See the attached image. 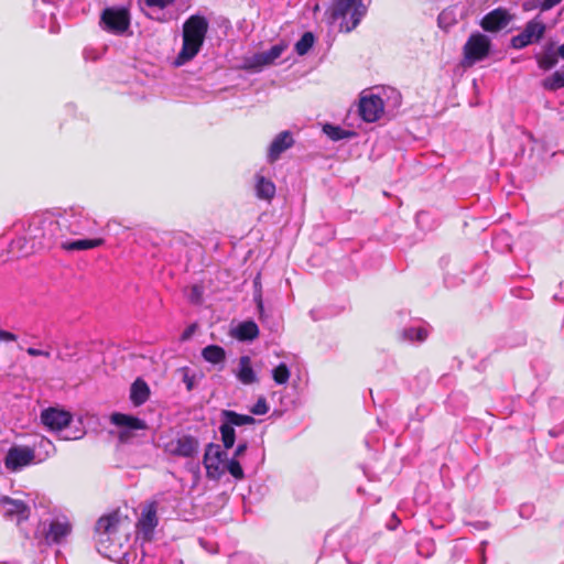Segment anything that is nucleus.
Instances as JSON below:
<instances>
[{
  "label": "nucleus",
  "mask_w": 564,
  "mask_h": 564,
  "mask_svg": "<svg viewBox=\"0 0 564 564\" xmlns=\"http://www.w3.org/2000/svg\"><path fill=\"white\" fill-rule=\"evenodd\" d=\"M23 240L31 242L24 253L41 248H50L59 239L64 238L57 213L45 212L35 214L28 219V227L24 228Z\"/></svg>",
  "instance_id": "1"
},
{
  "label": "nucleus",
  "mask_w": 564,
  "mask_h": 564,
  "mask_svg": "<svg viewBox=\"0 0 564 564\" xmlns=\"http://www.w3.org/2000/svg\"><path fill=\"white\" fill-rule=\"evenodd\" d=\"M208 31V21L205 17L191 15L183 24V45L174 65L182 66L192 61L200 51Z\"/></svg>",
  "instance_id": "2"
},
{
  "label": "nucleus",
  "mask_w": 564,
  "mask_h": 564,
  "mask_svg": "<svg viewBox=\"0 0 564 564\" xmlns=\"http://www.w3.org/2000/svg\"><path fill=\"white\" fill-rule=\"evenodd\" d=\"M57 214L64 237L66 235H89L97 230V221L84 207L73 206Z\"/></svg>",
  "instance_id": "3"
},
{
  "label": "nucleus",
  "mask_w": 564,
  "mask_h": 564,
  "mask_svg": "<svg viewBox=\"0 0 564 564\" xmlns=\"http://www.w3.org/2000/svg\"><path fill=\"white\" fill-rule=\"evenodd\" d=\"M366 8L360 0H334L330 17L333 21L341 20L340 30L350 32L360 22Z\"/></svg>",
  "instance_id": "4"
},
{
  "label": "nucleus",
  "mask_w": 564,
  "mask_h": 564,
  "mask_svg": "<svg viewBox=\"0 0 564 564\" xmlns=\"http://www.w3.org/2000/svg\"><path fill=\"white\" fill-rule=\"evenodd\" d=\"M131 15L124 7H108L100 15V26L104 31L113 35H124L130 28Z\"/></svg>",
  "instance_id": "5"
},
{
  "label": "nucleus",
  "mask_w": 564,
  "mask_h": 564,
  "mask_svg": "<svg viewBox=\"0 0 564 564\" xmlns=\"http://www.w3.org/2000/svg\"><path fill=\"white\" fill-rule=\"evenodd\" d=\"M491 50L490 39L480 32H474L469 35L463 47V65L470 67L489 56Z\"/></svg>",
  "instance_id": "6"
},
{
  "label": "nucleus",
  "mask_w": 564,
  "mask_h": 564,
  "mask_svg": "<svg viewBox=\"0 0 564 564\" xmlns=\"http://www.w3.org/2000/svg\"><path fill=\"white\" fill-rule=\"evenodd\" d=\"M220 416L221 424L219 426V432L221 435V442L226 449H229L235 445L236 433L234 426H242L253 424L256 422L253 416L239 414L231 410H223Z\"/></svg>",
  "instance_id": "7"
},
{
  "label": "nucleus",
  "mask_w": 564,
  "mask_h": 564,
  "mask_svg": "<svg viewBox=\"0 0 564 564\" xmlns=\"http://www.w3.org/2000/svg\"><path fill=\"white\" fill-rule=\"evenodd\" d=\"M73 525L67 517H55L42 525V534L46 545L65 544L72 534Z\"/></svg>",
  "instance_id": "8"
},
{
  "label": "nucleus",
  "mask_w": 564,
  "mask_h": 564,
  "mask_svg": "<svg viewBox=\"0 0 564 564\" xmlns=\"http://www.w3.org/2000/svg\"><path fill=\"white\" fill-rule=\"evenodd\" d=\"M119 524L120 516L118 512L104 516L96 523L98 552L106 557L112 558V552L108 550L107 543L117 533Z\"/></svg>",
  "instance_id": "9"
},
{
  "label": "nucleus",
  "mask_w": 564,
  "mask_h": 564,
  "mask_svg": "<svg viewBox=\"0 0 564 564\" xmlns=\"http://www.w3.org/2000/svg\"><path fill=\"white\" fill-rule=\"evenodd\" d=\"M227 453L220 445L210 443L206 446L204 454V466L209 479L219 480L225 475V463Z\"/></svg>",
  "instance_id": "10"
},
{
  "label": "nucleus",
  "mask_w": 564,
  "mask_h": 564,
  "mask_svg": "<svg viewBox=\"0 0 564 564\" xmlns=\"http://www.w3.org/2000/svg\"><path fill=\"white\" fill-rule=\"evenodd\" d=\"M3 465L11 473H19L28 466L35 465L29 445H12L3 458Z\"/></svg>",
  "instance_id": "11"
},
{
  "label": "nucleus",
  "mask_w": 564,
  "mask_h": 564,
  "mask_svg": "<svg viewBox=\"0 0 564 564\" xmlns=\"http://www.w3.org/2000/svg\"><path fill=\"white\" fill-rule=\"evenodd\" d=\"M545 30V24L536 17L525 24L520 34L511 37L510 44L516 50H522L532 43H538L544 36Z\"/></svg>",
  "instance_id": "12"
},
{
  "label": "nucleus",
  "mask_w": 564,
  "mask_h": 564,
  "mask_svg": "<svg viewBox=\"0 0 564 564\" xmlns=\"http://www.w3.org/2000/svg\"><path fill=\"white\" fill-rule=\"evenodd\" d=\"M35 14L39 17L41 28L47 29L51 33H57L59 26L56 22V7L46 0H36L34 3Z\"/></svg>",
  "instance_id": "13"
},
{
  "label": "nucleus",
  "mask_w": 564,
  "mask_h": 564,
  "mask_svg": "<svg viewBox=\"0 0 564 564\" xmlns=\"http://www.w3.org/2000/svg\"><path fill=\"white\" fill-rule=\"evenodd\" d=\"M512 21V15L505 8H497L482 17L480 26L486 32H499Z\"/></svg>",
  "instance_id": "14"
},
{
  "label": "nucleus",
  "mask_w": 564,
  "mask_h": 564,
  "mask_svg": "<svg viewBox=\"0 0 564 564\" xmlns=\"http://www.w3.org/2000/svg\"><path fill=\"white\" fill-rule=\"evenodd\" d=\"M158 523L159 520L156 517V503H148L142 509L141 517L137 523L139 534H141L144 540L150 541L153 536L154 529L156 528Z\"/></svg>",
  "instance_id": "15"
},
{
  "label": "nucleus",
  "mask_w": 564,
  "mask_h": 564,
  "mask_svg": "<svg viewBox=\"0 0 564 564\" xmlns=\"http://www.w3.org/2000/svg\"><path fill=\"white\" fill-rule=\"evenodd\" d=\"M72 414L65 410L48 408L41 414L42 423L51 431L62 432L72 422Z\"/></svg>",
  "instance_id": "16"
},
{
  "label": "nucleus",
  "mask_w": 564,
  "mask_h": 564,
  "mask_svg": "<svg viewBox=\"0 0 564 564\" xmlns=\"http://www.w3.org/2000/svg\"><path fill=\"white\" fill-rule=\"evenodd\" d=\"M383 112V101L377 95L362 96L359 102V113L367 122L377 121Z\"/></svg>",
  "instance_id": "17"
},
{
  "label": "nucleus",
  "mask_w": 564,
  "mask_h": 564,
  "mask_svg": "<svg viewBox=\"0 0 564 564\" xmlns=\"http://www.w3.org/2000/svg\"><path fill=\"white\" fill-rule=\"evenodd\" d=\"M29 511L30 509L24 501L12 499L8 496H0V512L6 518L21 521L28 519Z\"/></svg>",
  "instance_id": "18"
},
{
  "label": "nucleus",
  "mask_w": 564,
  "mask_h": 564,
  "mask_svg": "<svg viewBox=\"0 0 564 564\" xmlns=\"http://www.w3.org/2000/svg\"><path fill=\"white\" fill-rule=\"evenodd\" d=\"M294 144L293 135L290 131H282L275 135L268 149L267 159L270 163L280 159L281 154Z\"/></svg>",
  "instance_id": "19"
},
{
  "label": "nucleus",
  "mask_w": 564,
  "mask_h": 564,
  "mask_svg": "<svg viewBox=\"0 0 564 564\" xmlns=\"http://www.w3.org/2000/svg\"><path fill=\"white\" fill-rule=\"evenodd\" d=\"M29 448L31 449V454L34 457L35 465L45 462L56 453L55 445L45 436L36 437L32 445H29Z\"/></svg>",
  "instance_id": "20"
},
{
  "label": "nucleus",
  "mask_w": 564,
  "mask_h": 564,
  "mask_svg": "<svg viewBox=\"0 0 564 564\" xmlns=\"http://www.w3.org/2000/svg\"><path fill=\"white\" fill-rule=\"evenodd\" d=\"M235 375L242 384L248 386L258 381V376L252 368L251 358L249 356H241L239 358Z\"/></svg>",
  "instance_id": "21"
},
{
  "label": "nucleus",
  "mask_w": 564,
  "mask_h": 564,
  "mask_svg": "<svg viewBox=\"0 0 564 564\" xmlns=\"http://www.w3.org/2000/svg\"><path fill=\"white\" fill-rule=\"evenodd\" d=\"M176 0H140L143 9H147L145 14L156 21H164L162 11L167 7L174 4Z\"/></svg>",
  "instance_id": "22"
},
{
  "label": "nucleus",
  "mask_w": 564,
  "mask_h": 564,
  "mask_svg": "<svg viewBox=\"0 0 564 564\" xmlns=\"http://www.w3.org/2000/svg\"><path fill=\"white\" fill-rule=\"evenodd\" d=\"M198 448V442L193 436H182L177 438L172 447V452L182 457H193Z\"/></svg>",
  "instance_id": "23"
},
{
  "label": "nucleus",
  "mask_w": 564,
  "mask_h": 564,
  "mask_svg": "<svg viewBox=\"0 0 564 564\" xmlns=\"http://www.w3.org/2000/svg\"><path fill=\"white\" fill-rule=\"evenodd\" d=\"M111 423L128 430H144L147 427L143 420L122 413H113L111 415Z\"/></svg>",
  "instance_id": "24"
},
{
  "label": "nucleus",
  "mask_w": 564,
  "mask_h": 564,
  "mask_svg": "<svg viewBox=\"0 0 564 564\" xmlns=\"http://www.w3.org/2000/svg\"><path fill=\"white\" fill-rule=\"evenodd\" d=\"M150 395V389L142 379H137L130 389V400L135 406H140L147 402Z\"/></svg>",
  "instance_id": "25"
},
{
  "label": "nucleus",
  "mask_w": 564,
  "mask_h": 564,
  "mask_svg": "<svg viewBox=\"0 0 564 564\" xmlns=\"http://www.w3.org/2000/svg\"><path fill=\"white\" fill-rule=\"evenodd\" d=\"M102 238L78 239L74 241L62 242V248L67 251L88 250L102 246Z\"/></svg>",
  "instance_id": "26"
},
{
  "label": "nucleus",
  "mask_w": 564,
  "mask_h": 564,
  "mask_svg": "<svg viewBox=\"0 0 564 564\" xmlns=\"http://www.w3.org/2000/svg\"><path fill=\"white\" fill-rule=\"evenodd\" d=\"M258 335L259 327L253 321H245L240 323L235 330V336L239 340H253Z\"/></svg>",
  "instance_id": "27"
},
{
  "label": "nucleus",
  "mask_w": 564,
  "mask_h": 564,
  "mask_svg": "<svg viewBox=\"0 0 564 564\" xmlns=\"http://www.w3.org/2000/svg\"><path fill=\"white\" fill-rule=\"evenodd\" d=\"M202 357L209 364L218 365L225 361L226 351L218 345H208L203 348Z\"/></svg>",
  "instance_id": "28"
},
{
  "label": "nucleus",
  "mask_w": 564,
  "mask_h": 564,
  "mask_svg": "<svg viewBox=\"0 0 564 564\" xmlns=\"http://www.w3.org/2000/svg\"><path fill=\"white\" fill-rule=\"evenodd\" d=\"M268 59L265 58L264 52L256 53L251 56L243 58L241 68L251 72H260L264 66H268Z\"/></svg>",
  "instance_id": "29"
},
{
  "label": "nucleus",
  "mask_w": 564,
  "mask_h": 564,
  "mask_svg": "<svg viewBox=\"0 0 564 564\" xmlns=\"http://www.w3.org/2000/svg\"><path fill=\"white\" fill-rule=\"evenodd\" d=\"M256 193L260 199L270 200L275 194V185L264 176L257 177Z\"/></svg>",
  "instance_id": "30"
},
{
  "label": "nucleus",
  "mask_w": 564,
  "mask_h": 564,
  "mask_svg": "<svg viewBox=\"0 0 564 564\" xmlns=\"http://www.w3.org/2000/svg\"><path fill=\"white\" fill-rule=\"evenodd\" d=\"M429 332L424 326H411L402 330L403 339L411 343H422L427 338Z\"/></svg>",
  "instance_id": "31"
},
{
  "label": "nucleus",
  "mask_w": 564,
  "mask_h": 564,
  "mask_svg": "<svg viewBox=\"0 0 564 564\" xmlns=\"http://www.w3.org/2000/svg\"><path fill=\"white\" fill-rule=\"evenodd\" d=\"M323 131L333 141L347 139L355 134L352 131L344 130L338 126H333L329 123L323 127Z\"/></svg>",
  "instance_id": "32"
},
{
  "label": "nucleus",
  "mask_w": 564,
  "mask_h": 564,
  "mask_svg": "<svg viewBox=\"0 0 564 564\" xmlns=\"http://www.w3.org/2000/svg\"><path fill=\"white\" fill-rule=\"evenodd\" d=\"M315 37L312 32H305L301 39L295 43V52L303 56L305 55L314 45Z\"/></svg>",
  "instance_id": "33"
},
{
  "label": "nucleus",
  "mask_w": 564,
  "mask_h": 564,
  "mask_svg": "<svg viewBox=\"0 0 564 564\" xmlns=\"http://www.w3.org/2000/svg\"><path fill=\"white\" fill-rule=\"evenodd\" d=\"M291 376V371L286 364L281 362L272 369V379L276 384H285Z\"/></svg>",
  "instance_id": "34"
},
{
  "label": "nucleus",
  "mask_w": 564,
  "mask_h": 564,
  "mask_svg": "<svg viewBox=\"0 0 564 564\" xmlns=\"http://www.w3.org/2000/svg\"><path fill=\"white\" fill-rule=\"evenodd\" d=\"M226 473H229L237 480H241L245 477L243 469L236 458H227L225 463V474Z\"/></svg>",
  "instance_id": "35"
},
{
  "label": "nucleus",
  "mask_w": 564,
  "mask_h": 564,
  "mask_svg": "<svg viewBox=\"0 0 564 564\" xmlns=\"http://www.w3.org/2000/svg\"><path fill=\"white\" fill-rule=\"evenodd\" d=\"M542 87L550 91H555V90L564 87L562 77H561V72L557 70V72L553 73L551 76L543 79Z\"/></svg>",
  "instance_id": "36"
},
{
  "label": "nucleus",
  "mask_w": 564,
  "mask_h": 564,
  "mask_svg": "<svg viewBox=\"0 0 564 564\" xmlns=\"http://www.w3.org/2000/svg\"><path fill=\"white\" fill-rule=\"evenodd\" d=\"M557 55L558 54L552 51L545 52L542 56L538 58L539 67L544 70L553 68L558 62Z\"/></svg>",
  "instance_id": "37"
},
{
  "label": "nucleus",
  "mask_w": 564,
  "mask_h": 564,
  "mask_svg": "<svg viewBox=\"0 0 564 564\" xmlns=\"http://www.w3.org/2000/svg\"><path fill=\"white\" fill-rule=\"evenodd\" d=\"M188 301L193 304H199L203 299V288L198 284H194L187 294Z\"/></svg>",
  "instance_id": "38"
},
{
  "label": "nucleus",
  "mask_w": 564,
  "mask_h": 564,
  "mask_svg": "<svg viewBox=\"0 0 564 564\" xmlns=\"http://www.w3.org/2000/svg\"><path fill=\"white\" fill-rule=\"evenodd\" d=\"M250 411L254 415H263V414L268 413L269 406H268L265 398L260 397L257 400V402L252 405Z\"/></svg>",
  "instance_id": "39"
},
{
  "label": "nucleus",
  "mask_w": 564,
  "mask_h": 564,
  "mask_svg": "<svg viewBox=\"0 0 564 564\" xmlns=\"http://www.w3.org/2000/svg\"><path fill=\"white\" fill-rule=\"evenodd\" d=\"M181 372L183 373V382L185 383L187 391H192L195 386V375L191 373V369L188 367L181 368Z\"/></svg>",
  "instance_id": "40"
},
{
  "label": "nucleus",
  "mask_w": 564,
  "mask_h": 564,
  "mask_svg": "<svg viewBox=\"0 0 564 564\" xmlns=\"http://www.w3.org/2000/svg\"><path fill=\"white\" fill-rule=\"evenodd\" d=\"M283 52V46L273 45L270 50L264 51L265 58L268 59V64H272L276 58L281 56Z\"/></svg>",
  "instance_id": "41"
},
{
  "label": "nucleus",
  "mask_w": 564,
  "mask_h": 564,
  "mask_svg": "<svg viewBox=\"0 0 564 564\" xmlns=\"http://www.w3.org/2000/svg\"><path fill=\"white\" fill-rule=\"evenodd\" d=\"M563 0H540L538 8H540L541 11H549L558 3H561Z\"/></svg>",
  "instance_id": "42"
},
{
  "label": "nucleus",
  "mask_w": 564,
  "mask_h": 564,
  "mask_svg": "<svg viewBox=\"0 0 564 564\" xmlns=\"http://www.w3.org/2000/svg\"><path fill=\"white\" fill-rule=\"evenodd\" d=\"M26 352L29 356H32V357L43 356V357L48 358L51 356L50 351L33 348V347L28 348Z\"/></svg>",
  "instance_id": "43"
},
{
  "label": "nucleus",
  "mask_w": 564,
  "mask_h": 564,
  "mask_svg": "<svg viewBox=\"0 0 564 564\" xmlns=\"http://www.w3.org/2000/svg\"><path fill=\"white\" fill-rule=\"evenodd\" d=\"M0 340L1 341H15L17 336L11 332L0 329Z\"/></svg>",
  "instance_id": "44"
},
{
  "label": "nucleus",
  "mask_w": 564,
  "mask_h": 564,
  "mask_svg": "<svg viewBox=\"0 0 564 564\" xmlns=\"http://www.w3.org/2000/svg\"><path fill=\"white\" fill-rule=\"evenodd\" d=\"M248 448V445L246 442L239 443L238 446L235 449L234 457L238 459Z\"/></svg>",
  "instance_id": "45"
},
{
  "label": "nucleus",
  "mask_w": 564,
  "mask_h": 564,
  "mask_svg": "<svg viewBox=\"0 0 564 564\" xmlns=\"http://www.w3.org/2000/svg\"><path fill=\"white\" fill-rule=\"evenodd\" d=\"M195 329H196V325H195V324L189 325V326H188V327L183 332V334H182V336H181V339H182V340H187V339H189V338L193 336V334L195 333Z\"/></svg>",
  "instance_id": "46"
},
{
  "label": "nucleus",
  "mask_w": 564,
  "mask_h": 564,
  "mask_svg": "<svg viewBox=\"0 0 564 564\" xmlns=\"http://www.w3.org/2000/svg\"><path fill=\"white\" fill-rule=\"evenodd\" d=\"M84 57H85L86 59H93V61H95V59H97V58H98V54L95 52V50H94V48L86 47V48L84 50Z\"/></svg>",
  "instance_id": "47"
},
{
  "label": "nucleus",
  "mask_w": 564,
  "mask_h": 564,
  "mask_svg": "<svg viewBox=\"0 0 564 564\" xmlns=\"http://www.w3.org/2000/svg\"><path fill=\"white\" fill-rule=\"evenodd\" d=\"M400 523V519L397 517L395 513H392L391 520L387 523V528L389 530H394Z\"/></svg>",
  "instance_id": "48"
},
{
  "label": "nucleus",
  "mask_w": 564,
  "mask_h": 564,
  "mask_svg": "<svg viewBox=\"0 0 564 564\" xmlns=\"http://www.w3.org/2000/svg\"><path fill=\"white\" fill-rule=\"evenodd\" d=\"M446 20H448V12L447 11H443L441 12V14L438 15V24L440 26H446L449 24V22H447Z\"/></svg>",
  "instance_id": "49"
},
{
  "label": "nucleus",
  "mask_w": 564,
  "mask_h": 564,
  "mask_svg": "<svg viewBox=\"0 0 564 564\" xmlns=\"http://www.w3.org/2000/svg\"><path fill=\"white\" fill-rule=\"evenodd\" d=\"M530 509H531L530 506H522L520 509V516L525 517V513H528L530 511Z\"/></svg>",
  "instance_id": "50"
},
{
  "label": "nucleus",
  "mask_w": 564,
  "mask_h": 564,
  "mask_svg": "<svg viewBox=\"0 0 564 564\" xmlns=\"http://www.w3.org/2000/svg\"><path fill=\"white\" fill-rule=\"evenodd\" d=\"M557 54L564 59V43L558 47Z\"/></svg>",
  "instance_id": "51"
},
{
  "label": "nucleus",
  "mask_w": 564,
  "mask_h": 564,
  "mask_svg": "<svg viewBox=\"0 0 564 564\" xmlns=\"http://www.w3.org/2000/svg\"><path fill=\"white\" fill-rule=\"evenodd\" d=\"M80 436H68V435H62L61 438L62 440H65V441H68V440H77L79 438Z\"/></svg>",
  "instance_id": "52"
},
{
  "label": "nucleus",
  "mask_w": 564,
  "mask_h": 564,
  "mask_svg": "<svg viewBox=\"0 0 564 564\" xmlns=\"http://www.w3.org/2000/svg\"><path fill=\"white\" fill-rule=\"evenodd\" d=\"M258 310H259L260 314H262V311H263V303H262V300H261V299H259V300H258Z\"/></svg>",
  "instance_id": "53"
},
{
  "label": "nucleus",
  "mask_w": 564,
  "mask_h": 564,
  "mask_svg": "<svg viewBox=\"0 0 564 564\" xmlns=\"http://www.w3.org/2000/svg\"><path fill=\"white\" fill-rule=\"evenodd\" d=\"M22 239H17L14 241H12V248H14L15 246H19L21 243Z\"/></svg>",
  "instance_id": "54"
},
{
  "label": "nucleus",
  "mask_w": 564,
  "mask_h": 564,
  "mask_svg": "<svg viewBox=\"0 0 564 564\" xmlns=\"http://www.w3.org/2000/svg\"><path fill=\"white\" fill-rule=\"evenodd\" d=\"M425 216H426V214L421 212V213H417L416 218H417V220H420L421 218H423Z\"/></svg>",
  "instance_id": "55"
},
{
  "label": "nucleus",
  "mask_w": 564,
  "mask_h": 564,
  "mask_svg": "<svg viewBox=\"0 0 564 564\" xmlns=\"http://www.w3.org/2000/svg\"><path fill=\"white\" fill-rule=\"evenodd\" d=\"M123 437H124V432H121L120 438H123Z\"/></svg>",
  "instance_id": "56"
}]
</instances>
